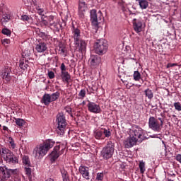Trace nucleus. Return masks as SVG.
<instances>
[{"label":"nucleus","mask_w":181,"mask_h":181,"mask_svg":"<svg viewBox=\"0 0 181 181\" xmlns=\"http://www.w3.org/2000/svg\"><path fill=\"white\" fill-rule=\"evenodd\" d=\"M146 97L148 98V100H152L153 98V92H152V90L148 88L145 91Z\"/></svg>","instance_id":"nucleus-25"},{"label":"nucleus","mask_w":181,"mask_h":181,"mask_svg":"<svg viewBox=\"0 0 181 181\" xmlns=\"http://www.w3.org/2000/svg\"><path fill=\"white\" fill-rule=\"evenodd\" d=\"M139 7L144 10L146 9L149 6V3L146 0H142L139 2Z\"/></svg>","instance_id":"nucleus-24"},{"label":"nucleus","mask_w":181,"mask_h":181,"mask_svg":"<svg viewBox=\"0 0 181 181\" xmlns=\"http://www.w3.org/2000/svg\"><path fill=\"white\" fill-rule=\"evenodd\" d=\"M133 77L135 81H139V80H141V73L138 71H135L134 72Z\"/></svg>","instance_id":"nucleus-32"},{"label":"nucleus","mask_w":181,"mask_h":181,"mask_svg":"<svg viewBox=\"0 0 181 181\" xmlns=\"http://www.w3.org/2000/svg\"><path fill=\"white\" fill-rule=\"evenodd\" d=\"M78 97L80 98H84V97H86V90L84 89L81 90L78 94Z\"/></svg>","instance_id":"nucleus-41"},{"label":"nucleus","mask_w":181,"mask_h":181,"mask_svg":"<svg viewBox=\"0 0 181 181\" xmlns=\"http://www.w3.org/2000/svg\"><path fill=\"white\" fill-rule=\"evenodd\" d=\"M54 146V141L52 139H48L44 141L42 144L37 145L33 151V155L36 159H42L45 156L49 150L52 149Z\"/></svg>","instance_id":"nucleus-2"},{"label":"nucleus","mask_w":181,"mask_h":181,"mask_svg":"<svg viewBox=\"0 0 181 181\" xmlns=\"http://www.w3.org/2000/svg\"><path fill=\"white\" fill-rule=\"evenodd\" d=\"M148 125L153 131H160V127H162L153 117L149 118Z\"/></svg>","instance_id":"nucleus-12"},{"label":"nucleus","mask_w":181,"mask_h":181,"mask_svg":"<svg viewBox=\"0 0 181 181\" xmlns=\"http://www.w3.org/2000/svg\"><path fill=\"white\" fill-rule=\"evenodd\" d=\"M139 168L140 169V173H142V174L145 173V170H146V169H145V162L140 161L139 164Z\"/></svg>","instance_id":"nucleus-31"},{"label":"nucleus","mask_w":181,"mask_h":181,"mask_svg":"<svg viewBox=\"0 0 181 181\" xmlns=\"http://www.w3.org/2000/svg\"><path fill=\"white\" fill-rule=\"evenodd\" d=\"M158 119H159V121H160V125L162 127V125H163V120L160 117H158Z\"/></svg>","instance_id":"nucleus-50"},{"label":"nucleus","mask_w":181,"mask_h":181,"mask_svg":"<svg viewBox=\"0 0 181 181\" xmlns=\"http://www.w3.org/2000/svg\"><path fill=\"white\" fill-rule=\"evenodd\" d=\"M101 63V57L98 55H91L89 59V64L91 67H97Z\"/></svg>","instance_id":"nucleus-14"},{"label":"nucleus","mask_w":181,"mask_h":181,"mask_svg":"<svg viewBox=\"0 0 181 181\" xmlns=\"http://www.w3.org/2000/svg\"><path fill=\"white\" fill-rule=\"evenodd\" d=\"M103 19V13L101 11H98L95 9L90 11V21L91 23L95 30H98V23H100V21Z\"/></svg>","instance_id":"nucleus-8"},{"label":"nucleus","mask_w":181,"mask_h":181,"mask_svg":"<svg viewBox=\"0 0 181 181\" xmlns=\"http://www.w3.org/2000/svg\"><path fill=\"white\" fill-rule=\"evenodd\" d=\"M36 33L39 35L40 37H42L43 40H46L47 37H49L46 33L41 32L40 30H37Z\"/></svg>","instance_id":"nucleus-28"},{"label":"nucleus","mask_w":181,"mask_h":181,"mask_svg":"<svg viewBox=\"0 0 181 181\" xmlns=\"http://www.w3.org/2000/svg\"><path fill=\"white\" fill-rule=\"evenodd\" d=\"M73 37L74 39V42H78L79 40H81V39H80V37H81V35H80V30L77 28L74 30Z\"/></svg>","instance_id":"nucleus-21"},{"label":"nucleus","mask_w":181,"mask_h":181,"mask_svg":"<svg viewBox=\"0 0 181 181\" xmlns=\"http://www.w3.org/2000/svg\"><path fill=\"white\" fill-rule=\"evenodd\" d=\"M43 12H45L43 8H38L37 9V13H39V15H43Z\"/></svg>","instance_id":"nucleus-47"},{"label":"nucleus","mask_w":181,"mask_h":181,"mask_svg":"<svg viewBox=\"0 0 181 181\" xmlns=\"http://www.w3.org/2000/svg\"><path fill=\"white\" fill-rule=\"evenodd\" d=\"M4 42L5 43H6V44H8V43H9V40H4Z\"/></svg>","instance_id":"nucleus-52"},{"label":"nucleus","mask_w":181,"mask_h":181,"mask_svg":"<svg viewBox=\"0 0 181 181\" xmlns=\"http://www.w3.org/2000/svg\"><path fill=\"white\" fill-rule=\"evenodd\" d=\"M79 173L82 175V177L86 179V180H90V172L88 167L84 165H81L79 167Z\"/></svg>","instance_id":"nucleus-15"},{"label":"nucleus","mask_w":181,"mask_h":181,"mask_svg":"<svg viewBox=\"0 0 181 181\" xmlns=\"http://www.w3.org/2000/svg\"><path fill=\"white\" fill-rule=\"evenodd\" d=\"M61 71H66V65H64V63H62L61 65Z\"/></svg>","instance_id":"nucleus-46"},{"label":"nucleus","mask_w":181,"mask_h":181,"mask_svg":"<svg viewBox=\"0 0 181 181\" xmlns=\"http://www.w3.org/2000/svg\"><path fill=\"white\" fill-rule=\"evenodd\" d=\"M1 33H3V35H6V36H11V30L8 29V28H4L1 31Z\"/></svg>","instance_id":"nucleus-37"},{"label":"nucleus","mask_w":181,"mask_h":181,"mask_svg":"<svg viewBox=\"0 0 181 181\" xmlns=\"http://www.w3.org/2000/svg\"><path fill=\"white\" fill-rule=\"evenodd\" d=\"M61 77H62L63 81H65L66 83H69V81H70V80L71 78L70 74H69V72H67V71H62Z\"/></svg>","instance_id":"nucleus-20"},{"label":"nucleus","mask_w":181,"mask_h":181,"mask_svg":"<svg viewBox=\"0 0 181 181\" xmlns=\"http://www.w3.org/2000/svg\"><path fill=\"white\" fill-rule=\"evenodd\" d=\"M133 26L135 32L136 33H139V32H142V22L141 21H138L136 19L133 20Z\"/></svg>","instance_id":"nucleus-17"},{"label":"nucleus","mask_w":181,"mask_h":181,"mask_svg":"<svg viewBox=\"0 0 181 181\" xmlns=\"http://www.w3.org/2000/svg\"><path fill=\"white\" fill-rule=\"evenodd\" d=\"M14 122L16 124L19 128H22V127H25V124H26V122L23 119L21 118H15Z\"/></svg>","instance_id":"nucleus-23"},{"label":"nucleus","mask_w":181,"mask_h":181,"mask_svg":"<svg viewBox=\"0 0 181 181\" xmlns=\"http://www.w3.org/2000/svg\"><path fill=\"white\" fill-rule=\"evenodd\" d=\"M103 129H101V130L99 131H96L95 132V138L96 139H104V136H103Z\"/></svg>","instance_id":"nucleus-27"},{"label":"nucleus","mask_w":181,"mask_h":181,"mask_svg":"<svg viewBox=\"0 0 181 181\" xmlns=\"http://www.w3.org/2000/svg\"><path fill=\"white\" fill-rule=\"evenodd\" d=\"M59 97H60V93L59 92H55L51 95L46 93L42 97V104H45V105H49L50 103H53L54 101H56V100H58Z\"/></svg>","instance_id":"nucleus-9"},{"label":"nucleus","mask_w":181,"mask_h":181,"mask_svg":"<svg viewBox=\"0 0 181 181\" xmlns=\"http://www.w3.org/2000/svg\"><path fill=\"white\" fill-rule=\"evenodd\" d=\"M57 132L58 135H64V131H66V127H67V121L66 117L63 113H59L57 115Z\"/></svg>","instance_id":"nucleus-4"},{"label":"nucleus","mask_w":181,"mask_h":181,"mask_svg":"<svg viewBox=\"0 0 181 181\" xmlns=\"http://www.w3.org/2000/svg\"><path fill=\"white\" fill-rule=\"evenodd\" d=\"M76 50L78 52H86L87 49V43L85 40H79L78 41L74 42Z\"/></svg>","instance_id":"nucleus-13"},{"label":"nucleus","mask_w":181,"mask_h":181,"mask_svg":"<svg viewBox=\"0 0 181 181\" xmlns=\"http://www.w3.org/2000/svg\"><path fill=\"white\" fill-rule=\"evenodd\" d=\"M61 174H62V178L69 177V173L64 169L61 170Z\"/></svg>","instance_id":"nucleus-42"},{"label":"nucleus","mask_w":181,"mask_h":181,"mask_svg":"<svg viewBox=\"0 0 181 181\" xmlns=\"http://www.w3.org/2000/svg\"><path fill=\"white\" fill-rule=\"evenodd\" d=\"M63 152H64V146L63 145H58L54 148L53 151L50 154L51 160L54 162L56 159L62 155Z\"/></svg>","instance_id":"nucleus-10"},{"label":"nucleus","mask_w":181,"mask_h":181,"mask_svg":"<svg viewBox=\"0 0 181 181\" xmlns=\"http://www.w3.org/2000/svg\"><path fill=\"white\" fill-rule=\"evenodd\" d=\"M87 107L89 112H92L93 114H100L101 112V107L94 102L89 101Z\"/></svg>","instance_id":"nucleus-11"},{"label":"nucleus","mask_w":181,"mask_h":181,"mask_svg":"<svg viewBox=\"0 0 181 181\" xmlns=\"http://www.w3.org/2000/svg\"><path fill=\"white\" fill-rule=\"evenodd\" d=\"M8 142L9 143L11 148H12V149H15L16 144H15V141L12 137H8Z\"/></svg>","instance_id":"nucleus-34"},{"label":"nucleus","mask_w":181,"mask_h":181,"mask_svg":"<svg viewBox=\"0 0 181 181\" xmlns=\"http://www.w3.org/2000/svg\"><path fill=\"white\" fill-rule=\"evenodd\" d=\"M174 107L177 111H181V104L180 102L175 103Z\"/></svg>","instance_id":"nucleus-39"},{"label":"nucleus","mask_w":181,"mask_h":181,"mask_svg":"<svg viewBox=\"0 0 181 181\" xmlns=\"http://www.w3.org/2000/svg\"><path fill=\"white\" fill-rule=\"evenodd\" d=\"M102 132L103 135L105 134L106 138H110V136H111V132H110V129H102Z\"/></svg>","instance_id":"nucleus-33"},{"label":"nucleus","mask_w":181,"mask_h":181,"mask_svg":"<svg viewBox=\"0 0 181 181\" xmlns=\"http://www.w3.org/2000/svg\"><path fill=\"white\" fill-rule=\"evenodd\" d=\"M78 11L81 12H86V11H87V5L85 2L79 3Z\"/></svg>","instance_id":"nucleus-26"},{"label":"nucleus","mask_w":181,"mask_h":181,"mask_svg":"<svg viewBox=\"0 0 181 181\" xmlns=\"http://www.w3.org/2000/svg\"><path fill=\"white\" fill-rule=\"evenodd\" d=\"M0 155L3 159L6 162V163H18L19 160L18 157H16L15 155H13V153L11 151V150L6 148H3L0 151Z\"/></svg>","instance_id":"nucleus-3"},{"label":"nucleus","mask_w":181,"mask_h":181,"mask_svg":"<svg viewBox=\"0 0 181 181\" xmlns=\"http://www.w3.org/2000/svg\"><path fill=\"white\" fill-rule=\"evenodd\" d=\"M115 145L112 141H109L107 143V145L101 151V156L105 160L111 159L112 155H114V151H115Z\"/></svg>","instance_id":"nucleus-5"},{"label":"nucleus","mask_w":181,"mask_h":181,"mask_svg":"<svg viewBox=\"0 0 181 181\" xmlns=\"http://www.w3.org/2000/svg\"><path fill=\"white\" fill-rule=\"evenodd\" d=\"M3 129H4V131H8V127H6V126H4Z\"/></svg>","instance_id":"nucleus-51"},{"label":"nucleus","mask_w":181,"mask_h":181,"mask_svg":"<svg viewBox=\"0 0 181 181\" xmlns=\"http://www.w3.org/2000/svg\"><path fill=\"white\" fill-rule=\"evenodd\" d=\"M12 70L11 69V67L6 66L2 72L1 76L4 80H6V81H11V73Z\"/></svg>","instance_id":"nucleus-16"},{"label":"nucleus","mask_w":181,"mask_h":181,"mask_svg":"<svg viewBox=\"0 0 181 181\" xmlns=\"http://www.w3.org/2000/svg\"><path fill=\"white\" fill-rule=\"evenodd\" d=\"M59 52L61 53V54H64V53L66 52V47L60 45L59 48Z\"/></svg>","instance_id":"nucleus-38"},{"label":"nucleus","mask_w":181,"mask_h":181,"mask_svg":"<svg viewBox=\"0 0 181 181\" xmlns=\"http://www.w3.org/2000/svg\"><path fill=\"white\" fill-rule=\"evenodd\" d=\"M12 18V13H7L2 15L1 17V23L4 25V23H7V22H9Z\"/></svg>","instance_id":"nucleus-19"},{"label":"nucleus","mask_w":181,"mask_h":181,"mask_svg":"<svg viewBox=\"0 0 181 181\" xmlns=\"http://www.w3.org/2000/svg\"><path fill=\"white\" fill-rule=\"evenodd\" d=\"M23 163L25 166H30V160H29V157L28 156H24L23 158Z\"/></svg>","instance_id":"nucleus-30"},{"label":"nucleus","mask_w":181,"mask_h":181,"mask_svg":"<svg viewBox=\"0 0 181 181\" xmlns=\"http://www.w3.org/2000/svg\"><path fill=\"white\" fill-rule=\"evenodd\" d=\"M25 174L28 176V177H30L32 175V169L29 168V166L25 167Z\"/></svg>","instance_id":"nucleus-35"},{"label":"nucleus","mask_w":181,"mask_h":181,"mask_svg":"<svg viewBox=\"0 0 181 181\" xmlns=\"http://www.w3.org/2000/svg\"><path fill=\"white\" fill-rule=\"evenodd\" d=\"M48 77H49V78H54V72H53V71H49V72L48 73Z\"/></svg>","instance_id":"nucleus-45"},{"label":"nucleus","mask_w":181,"mask_h":181,"mask_svg":"<svg viewBox=\"0 0 181 181\" xmlns=\"http://www.w3.org/2000/svg\"><path fill=\"white\" fill-rule=\"evenodd\" d=\"M63 181H70V177H64L63 178Z\"/></svg>","instance_id":"nucleus-48"},{"label":"nucleus","mask_w":181,"mask_h":181,"mask_svg":"<svg viewBox=\"0 0 181 181\" xmlns=\"http://www.w3.org/2000/svg\"><path fill=\"white\" fill-rule=\"evenodd\" d=\"M145 131L139 127H134L129 131V136L124 141L125 148H132L136 142H142L145 139Z\"/></svg>","instance_id":"nucleus-1"},{"label":"nucleus","mask_w":181,"mask_h":181,"mask_svg":"<svg viewBox=\"0 0 181 181\" xmlns=\"http://www.w3.org/2000/svg\"><path fill=\"white\" fill-rule=\"evenodd\" d=\"M168 181H173V180H168Z\"/></svg>","instance_id":"nucleus-53"},{"label":"nucleus","mask_w":181,"mask_h":181,"mask_svg":"<svg viewBox=\"0 0 181 181\" xmlns=\"http://www.w3.org/2000/svg\"><path fill=\"white\" fill-rule=\"evenodd\" d=\"M48 18V25L49 26H52V25H53L54 22L53 20L54 19V17H53V16H50Z\"/></svg>","instance_id":"nucleus-40"},{"label":"nucleus","mask_w":181,"mask_h":181,"mask_svg":"<svg viewBox=\"0 0 181 181\" xmlns=\"http://www.w3.org/2000/svg\"><path fill=\"white\" fill-rule=\"evenodd\" d=\"M16 169H9L5 165L2 164V160H0V181H6L10 179L11 175L16 173Z\"/></svg>","instance_id":"nucleus-6"},{"label":"nucleus","mask_w":181,"mask_h":181,"mask_svg":"<svg viewBox=\"0 0 181 181\" xmlns=\"http://www.w3.org/2000/svg\"><path fill=\"white\" fill-rule=\"evenodd\" d=\"M41 23L44 26H49V18L47 16H42Z\"/></svg>","instance_id":"nucleus-29"},{"label":"nucleus","mask_w":181,"mask_h":181,"mask_svg":"<svg viewBox=\"0 0 181 181\" xmlns=\"http://www.w3.org/2000/svg\"><path fill=\"white\" fill-rule=\"evenodd\" d=\"M21 21L23 22H28L30 21V17H28L27 15H22L21 17Z\"/></svg>","instance_id":"nucleus-36"},{"label":"nucleus","mask_w":181,"mask_h":181,"mask_svg":"<svg viewBox=\"0 0 181 181\" xmlns=\"http://www.w3.org/2000/svg\"><path fill=\"white\" fill-rule=\"evenodd\" d=\"M84 12L86 11H81L78 10V16L81 18V19H84Z\"/></svg>","instance_id":"nucleus-44"},{"label":"nucleus","mask_w":181,"mask_h":181,"mask_svg":"<svg viewBox=\"0 0 181 181\" xmlns=\"http://www.w3.org/2000/svg\"><path fill=\"white\" fill-rule=\"evenodd\" d=\"M35 50H37L38 53H43V52L47 50V45L45 42H39L35 47Z\"/></svg>","instance_id":"nucleus-18"},{"label":"nucleus","mask_w":181,"mask_h":181,"mask_svg":"<svg viewBox=\"0 0 181 181\" xmlns=\"http://www.w3.org/2000/svg\"><path fill=\"white\" fill-rule=\"evenodd\" d=\"M20 67L22 70H26L29 67V61H27L25 59L20 60Z\"/></svg>","instance_id":"nucleus-22"},{"label":"nucleus","mask_w":181,"mask_h":181,"mask_svg":"<svg viewBox=\"0 0 181 181\" xmlns=\"http://www.w3.org/2000/svg\"><path fill=\"white\" fill-rule=\"evenodd\" d=\"M173 66H175V64H168L167 65V69H169L170 67H173Z\"/></svg>","instance_id":"nucleus-49"},{"label":"nucleus","mask_w":181,"mask_h":181,"mask_svg":"<svg viewBox=\"0 0 181 181\" xmlns=\"http://www.w3.org/2000/svg\"><path fill=\"white\" fill-rule=\"evenodd\" d=\"M94 49L98 54H104L108 50V43L104 39L97 40L94 45Z\"/></svg>","instance_id":"nucleus-7"},{"label":"nucleus","mask_w":181,"mask_h":181,"mask_svg":"<svg viewBox=\"0 0 181 181\" xmlns=\"http://www.w3.org/2000/svg\"><path fill=\"white\" fill-rule=\"evenodd\" d=\"M103 177H104V175H103V173H99L97 174V177H96L97 180H103Z\"/></svg>","instance_id":"nucleus-43"}]
</instances>
